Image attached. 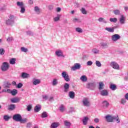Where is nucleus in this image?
<instances>
[{
    "instance_id": "obj_15",
    "label": "nucleus",
    "mask_w": 128,
    "mask_h": 128,
    "mask_svg": "<svg viewBox=\"0 0 128 128\" xmlns=\"http://www.w3.org/2000/svg\"><path fill=\"white\" fill-rule=\"evenodd\" d=\"M88 116H84V117L82 122H83V124H84V126H86V124H88Z\"/></svg>"
},
{
    "instance_id": "obj_10",
    "label": "nucleus",
    "mask_w": 128,
    "mask_h": 128,
    "mask_svg": "<svg viewBox=\"0 0 128 128\" xmlns=\"http://www.w3.org/2000/svg\"><path fill=\"white\" fill-rule=\"evenodd\" d=\"M86 88L90 90H94V88H96V84L94 83H88L86 85Z\"/></svg>"
},
{
    "instance_id": "obj_25",
    "label": "nucleus",
    "mask_w": 128,
    "mask_h": 128,
    "mask_svg": "<svg viewBox=\"0 0 128 128\" xmlns=\"http://www.w3.org/2000/svg\"><path fill=\"white\" fill-rule=\"evenodd\" d=\"M106 30H107V32H114V28H105Z\"/></svg>"
},
{
    "instance_id": "obj_37",
    "label": "nucleus",
    "mask_w": 128,
    "mask_h": 128,
    "mask_svg": "<svg viewBox=\"0 0 128 128\" xmlns=\"http://www.w3.org/2000/svg\"><path fill=\"white\" fill-rule=\"evenodd\" d=\"M76 32H79V34H82V29L80 28H76Z\"/></svg>"
},
{
    "instance_id": "obj_21",
    "label": "nucleus",
    "mask_w": 128,
    "mask_h": 128,
    "mask_svg": "<svg viewBox=\"0 0 128 128\" xmlns=\"http://www.w3.org/2000/svg\"><path fill=\"white\" fill-rule=\"evenodd\" d=\"M68 96L70 98H74V96H75L74 92L72 91L69 92Z\"/></svg>"
},
{
    "instance_id": "obj_18",
    "label": "nucleus",
    "mask_w": 128,
    "mask_h": 128,
    "mask_svg": "<svg viewBox=\"0 0 128 128\" xmlns=\"http://www.w3.org/2000/svg\"><path fill=\"white\" fill-rule=\"evenodd\" d=\"M16 6H18V8H20L24 6V4L22 2H17Z\"/></svg>"
},
{
    "instance_id": "obj_45",
    "label": "nucleus",
    "mask_w": 128,
    "mask_h": 128,
    "mask_svg": "<svg viewBox=\"0 0 128 128\" xmlns=\"http://www.w3.org/2000/svg\"><path fill=\"white\" fill-rule=\"evenodd\" d=\"M96 66H98V68H100V66H102V63H100V62L98 60H96Z\"/></svg>"
},
{
    "instance_id": "obj_34",
    "label": "nucleus",
    "mask_w": 128,
    "mask_h": 128,
    "mask_svg": "<svg viewBox=\"0 0 128 128\" xmlns=\"http://www.w3.org/2000/svg\"><path fill=\"white\" fill-rule=\"evenodd\" d=\"M100 44L101 46L104 48H108V43L106 42H101Z\"/></svg>"
},
{
    "instance_id": "obj_38",
    "label": "nucleus",
    "mask_w": 128,
    "mask_h": 128,
    "mask_svg": "<svg viewBox=\"0 0 128 128\" xmlns=\"http://www.w3.org/2000/svg\"><path fill=\"white\" fill-rule=\"evenodd\" d=\"M92 52L94 53L95 54H99L100 50L94 48H93V50H92Z\"/></svg>"
},
{
    "instance_id": "obj_20",
    "label": "nucleus",
    "mask_w": 128,
    "mask_h": 128,
    "mask_svg": "<svg viewBox=\"0 0 128 128\" xmlns=\"http://www.w3.org/2000/svg\"><path fill=\"white\" fill-rule=\"evenodd\" d=\"M60 126V123L58 122H54L50 126V128H56L58 126Z\"/></svg>"
},
{
    "instance_id": "obj_40",
    "label": "nucleus",
    "mask_w": 128,
    "mask_h": 128,
    "mask_svg": "<svg viewBox=\"0 0 128 128\" xmlns=\"http://www.w3.org/2000/svg\"><path fill=\"white\" fill-rule=\"evenodd\" d=\"M114 14L116 16H118L120 14V11L118 10H114Z\"/></svg>"
},
{
    "instance_id": "obj_12",
    "label": "nucleus",
    "mask_w": 128,
    "mask_h": 128,
    "mask_svg": "<svg viewBox=\"0 0 128 128\" xmlns=\"http://www.w3.org/2000/svg\"><path fill=\"white\" fill-rule=\"evenodd\" d=\"M55 54L57 56H62L63 58H64V56L62 54V52L61 50L56 51Z\"/></svg>"
},
{
    "instance_id": "obj_19",
    "label": "nucleus",
    "mask_w": 128,
    "mask_h": 128,
    "mask_svg": "<svg viewBox=\"0 0 128 128\" xmlns=\"http://www.w3.org/2000/svg\"><path fill=\"white\" fill-rule=\"evenodd\" d=\"M110 106V104L108 101H104L102 102V107L104 108H106Z\"/></svg>"
},
{
    "instance_id": "obj_4",
    "label": "nucleus",
    "mask_w": 128,
    "mask_h": 128,
    "mask_svg": "<svg viewBox=\"0 0 128 128\" xmlns=\"http://www.w3.org/2000/svg\"><path fill=\"white\" fill-rule=\"evenodd\" d=\"M82 102L84 106H90V100L88 98H84Z\"/></svg>"
},
{
    "instance_id": "obj_55",
    "label": "nucleus",
    "mask_w": 128,
    "mask_h": 128,
    "mask_svg": "<svg viewBox=\"0 0 128 128\" xmlns=\"http://www.w3.org/2000/svg\"><path fill=\"white\" fill-rule=\"evenodd\" d=\"M43 100H46L48 98V96L46 95H44L42 96Z\"/></svg>"
},
{
    "instance_id": "obj_22",
    "label": "nucleus",
    "mask_w": 128,
    "mask_h": 128,
    "mask_svg": "<svg viewBox=\"0 0 128 128\" xmlns=\"http://www.w3.org/2000/svg\"><path fill=\"white\" fill-rule=\"evenodd\" d=\"M19 102H20V98H13L11 99V102H13L14 104Z\"/></svg>"
},
{
    "instance_id": "obj_30",
    "label": "nucleus",
    "mask_w": 128,
    "mask_h": 128,
    "mask_svg": "<svg viewBox=\"0 0 128 128\" xmlns=\"http://www.w3.org/2000/svg\"><path fill=\"white\" fill-rule=\"evenodd\" d=\"M98 22H104V24H106V22H108V21H106V20L104 18H100L98 19Z\"/></svg>"
},
{
    "instance_id": "obj_44",
    "label": "nucleus",
    "mask_w": 128,
    "mask_h": 128,
    "mask_svg": "<svg viewBox=\"0 0 128 128\" xmlns=\"http://www.w3.org/2000/svg\"><path fill=\"white\" fill-rule=\"evenodd\" d=\"M110 20L111 22H118V18H110Z\"/></svg>"
},
{
    "instance_id": "obj_54",
    "label": "nucleus",
    "mask_w": 128,
    "mask_h": 128,
    "mask_svg": "<svg viewBox=\"0 0 128 128\" xmlns=\"http://www.w3.org/2000/svg\"><path fill=\"white\" fill-rule=\"evenodd\" d=\"M30 110H32V105H28L27 106L28 111L30 112Z\"/></svg>"
},
{
    "instance_id": "obj_51",
    "label": "nucleus",
    "mask_w": 128,
    "mask_h": 128,
    "mask_svg": "<svg viewBox=\"0 0 128 128\" xmlns=\"http://www.w3.org/2000/svg\"><path fill=\"white\" fill-rule=\"evenodd\" d=\"M4 118L5 120H10V116H8L5 115L4 116Z\"/></svg>"
},
{
    "instance_id": "obj_46",
    "label": "nucleus",
    "mask_w": 128,
    "mask_h": 128,
    "mask_svg": "<svg viewBox=\"0 0 128 128\" xmlns=\"http://www.w3.org/2000/svg\"><path fill=\"white\" fill-rule=\"evenodd\" d=\"M99 90H104V83L102 82L99 83Z\"/></svg>"
},
{
    "instance_id": "obj_31",
    "label": "nucleus",
    "mask_w": 128,
    "mask_h": 128,
    "mask_svg": "<svg viewBox=\"0 0 128 128\" xmlns=\"http://www.w3.org/2000/svg\"><path fill=\"white\" fill-rule=\"evenodd\" d=\"M62 16V15L60 14H57V16L54 18V22H58V20L60 18V17Z\"/></svg>"
},
{
    "instance_id": "obj_42",
    "label": "nucleus",
    "mask_w": 128,
    "mask_h": 128,
    "mask_svg": "<svg viewBox=\"0 0 128 128\" xmlns=\"http://www.w3.org/2000/svg\"><path fill=\"white\" fill-rule=\"evenodd\" d=\"M34 10L36 13L38 14H40V8L38 6H35L34 8Z\"/></svg>"
},
{
    "instance_id": "obj_27",
    "label": "nucleus",
    "mask_w": 128,
    "mask_h": 128,
    "mask_svg": "<svg viewBox=\"0 0 128 128\" xmlns=\"http://www.w3.org/2000/svg\"><path fill=\"white\" fill-rule=\"evenodd\" d=\"M80 80L82 82H86L88 80V78H86V76H82L80 78Z\"/></svg>"
},
{
    "instance_id": "obj_47",
    "label": "nucleus",
    "mask_w": 128,
    "mask_h": 128,
    "mask_svg": "<svg viewBox=\"0 0 128 128\" xmlns=\"http://www.w3.org/2000/svg\"><path fill=\"white\" fill-rule=\"evenodd\" d=\"M80 11L82 12V14H88L86 10L84 8H82Z\"/></svg>"
},
{
    "instance_id": "obj_63",
    "label": "nucleus",
    "mask_w": 128,
    "mask_h": 128,
    "mask_svg": "<svg viewBox=\"0 0 128 128\" xmlns=\"http://www.w3.org/2000/svg\"><path fill=\"white\" fill-rule=\"evenodd\" d=\"M125 98L128 100V93L126 94Z\"/></svg>"
},
{
    "instance_id": "obj_59",
    "label": "nucleus",
    "mask_w": 128,
    "mask_h": 128,
    "mask_svg": "<svg viewBox=\"0 0 128 128\" xmlns=\"http://www.w3.org/2000/svg\"><path fill=\"white\" fill-rule=\"evenodd\" d=\"M56 10L58 12H60V10H62V8H56Z\"/></svg>"
},
{
    "instance_id": "obj_2",
    "label": "nucleus",
    "mask_w": 128,
    "mask_h": 128,
    "mask_svg": "<svg viewBox=\"0 0 128 128\" xmlns=\"http://www.w3.org/2000/svg\"><path fill=\"white\" fill-rule=\"evenodd\" d=\"M106 120L108 122H112L114 120H116L117 122V124H120V118H118V116H112L110 115L106 116Z\"/></svg>"
},
{
    "instance_id": "obj_49",
    "label": "nucleus",
    "mask_w": 128,
    "mask_h": 128,
    "mask_svg": "<svg viewBox=\"0 0 128 128\" xmlns=\"http://www.w3.org/2000/svg\"><path fill=\"white\" fill-rule=\"evenodd\" d=\"M126 102V99L122 98L120 101V104H124Z\"/></svg>"
},
{
    "instance_id": "obj_3",
    "label": "nucleus",
    "mask_w": 128,
    "mask_h": 128,
    "mask_svg": "<svg viewBox=\"0 0 128 128\" xmlns=\"http://www.w3.org/2000/svg\"><path fill=\"white\" fill-rule=\"evenodd\" d=\"M10 68V64L8 62H4L0 66L2 72H6Z\"/></svg>"
},
{
    "instance_id": "obj_48",
    "label": "nucleus",
    "mask_w": 128,
    "mask_h": 128,
    "mask_svg": "<svg viewBox=\"0 0 128 128\" xmlns=\"http://www.w3.org/2000/svg\"><path fill=\"white\" fill-rule=\"evenodd\" d=\"M20 50H22V52H28V48H24V47H22L20 48Z\"/></svg>"
},
{
    "instance_id": "obj_13",
    "label": "nucleus",
    "mask_w": 128,
    "mask_h": 128,
    "mask_svg": "<svg viewBox=\"0 0 128 128\" xmlns=\"http://www.w3.org/2000/svg\"><path fill=\"white\" fill-rule=\"evenodd\" d=\"M126 22V17L124 15H122L120 18V22L121 24H124Z\"/></svg>"
},
{
    "instance_id": "obj_35",
    "label": "nucleus",
    "mask_w": 128,
    "mask_h": 128,
    "mask_svg": "<svg viewBox=\"0 0 128 128\" xmlns=\"http://www.w3.org/2000/svg\"><path fill=\"white\" fill-rule=\"evenodd\" d=\"M10 94H12V96H16V94H18V90L14 89L11 90Z\"/></svg>"
},
{
    "instance_id": "obj_17",
    "label": "nucleus",
    "mask_w": 128,
    "mask_h": 128,
    "mask_svg": "<svg viewBox=\"0 0 128 128\" xmlns=\"http://www.w3.org/2000/svg\"><path fill=\"white\" fill-rule=\"evenodd\" d=\"M21 76L22 78H30V74L26 72H22Z\"/></svg>"
},
{
    "instance_id": "obj_57",
    "label": "nucleus",
    "mask_w": 128,
    "mask_h": 128,
    "mask_svg": "<svg viewBox=\"0 0 128 128\" xmlns=\"http://www.w3.org/2000/svg\"><path fill=\"white\" fill-rule=\"evenodd\" d=\"M12 37H9L7 38V42H12Z\"/></svg>"
},
{
    "instance_id": "obj_50",
    "label": "nucleus",
    "mask_w": 128,
    "mask_h": 128,
    "mask_svg": "<svg viewBox=\"0 0 128 128\" xmlns=\"http://www.w3.org/2000/svg\"><path fill=\"white\" fill-rule=\"evenodd\" d=\"M94 122L95 124H98L100 122V118H96L94 119Z\"/></svg>"
},
{
    "instance_id": "obj_24",
    "label": "nucleus",
    "mask_w": 128,
    "mask_h": 128,
    "mask_svg": "<svg viewBox=\"0 0 128 128\" xmlns=\"http://www.w3.org/2000/svg\"><path fill=\"white\" fill-rule=\"evenodd\" d=\"M14 108H16V105L14 104H11L9 106L8 110H14Z\"/></svg>"
},
{
    "instance_id": "obj_52",
    "label": "nucleus",
    "mask_w": 128,
    "mask_h": 128,
    "mask_svg": "<svg viewBox=\"0 0 128 128\" xmlns=\"http://www.w3.org/2000/svg\"><path fill=\"white\" fill-rule=\"evenodd\" d=\"M0 54H4V50L3 48L0 49Z\"/></svg>"
},
{
    "instance_id": "obj_5",
    "label": "nucleus",
    "mask_w": 128,
    "mask_h": 128,
    "mask_svg": "<svg viewBox=\"0 0 128 128\" xmlns=\"http://www.w3.org/2000/svg\"><path fill=\"white\" fill-rule=\"evenodd\" d=\"M110 66L114 70H120V64L116 62H112L110 64Z\"/></svg>"
},
{
    "instance_id": "obj_32",
    "label": "nucleus",
    "mask_w": 128,
    "mask_h": 128,
    "mask_svg": "<svg viewBox=\"0 0 128 128\" xmlns=\"http://www.w3.org/2000/svg\"><path fill=\"white\" fill-rule=\"evenodd\" d=\"M64 124L66 126H67V128H70V125L72 124L70 122H68V120L64 121Z\"/></svg>"
},
{
    "instance_id": "obj_16",
    "label": "nucleus",
    "mask_w": 128,
    "mask_h": 128,
    "mask_svg": "<svg viewBox=\"0 0 128 128\" xmlns=\"http://www.w3.org/2000/svg\"><path fill=\"white\" fill-rule=\"evenodd\" d=\"M100 94L103 96H106L108 95V92L107 90H102L100 92Z\"/></svg>"
},
{
    "instance_id": "obj_28",
    "label": "nucleus",
    "mask_w": 128,
    "mask_h": 128,
    "mask_svg": "<svg viewBox=\"0 0 128 128\" xmlns=\"http://www.w3.org/2000/svg\"><path fill=\"white\" fill-rule=\"evenodd\" d=\"M40 108H41L40 106H36L34 108V110L35 112H38L40 110Z\"/></svg>"
},
{
    "instance_id": "obj_8",
    "label": "nucleus",
    "mask_w": 128,
    "mask_h": 128,
    "mask_svg": "<svg viewBox=\"0 0 128 128\" xmlns=\"http://www.w3.org/2000/svg\"><path fill=\"white\" fill-rule=\"evenodd\" d=\"M120 38V36L118 34H115L111 37V40L112 42H116L117 40H118Z\"/></svg>"
},
{
    "instance_id": "obj_60",
    "label": "nucleus",
    "mask_w": 128,
    "mask_h": 128,
    "mask_svg": "<svg viewBox=\"0 0 128 128\" xmlns=\"http://www.w3.org/2000/svg\"><path fill=\"white\" fill-rule=\"evenodd\" d=\"M32 126V124L31 123H28L27 124V128H30Z\"/></svg>"
},
{
    "instance_id": "obj_14",
    "label": "nucleus",
    "mask_w": 128,
    "mask_h": 128,
    "mask_svg": "<svg viewBox=\"0 0 128 128\" xmlns=\"http://www.w3.org/2000/svg\"><path fill=\"white\" fill-rule=\"evenodd\" d=\"M32 84L34 86H36L40 84V80L39 79L34 78L32 80Z\"/></svg>"
},
{
    "instance_id": "obj_26",
    "label": "nucleus",
    "mask_w": 128,
    "mask_h": 128,
    "mask_svg": "<svg viewBox=\"0 0 128 128\" xmlns=\"http://www.w3.org/2000/svg\"><path fill=\"white\" fill-rule=\"evenodd\" d=\"M110 88L112 90H116V85L114 84H111Z\"/></svg>"
},
{
    "instance_id": "obj_41",
    "label": "nucleus",
    "mask_w": 128,
    "mask_h": 128,
    "mask_svg": "<svg viewBox=\"0 0 128 128\" xmlns=\"http://www.w3.org/2000/svg\"><path fill=\"white\" fill-rule=\"evenodd\" d=\"M72 22H81L82 21L80 20L78 18H74L72 20Z\"/></svg>"
},
{
    "instance_id": "obj_58",
    "label": "nucleus",
    "mask_w": 128,
    "mask_h": 128,
    "mask_svg": "<svg viewBox=\"0 0 128 128\" xmlns=\"http://www.w3.org/2000/svg\"><path fill=\"white\" fill-rule=\"evenodd\" d=\"M26 34L28 36H31V34H32V32L31 31H28Z\"/></svg>"
},
{
    "instance_id": "obj_62",
    "label": "nucleus",
    "mask_w": 128,
    "mask_h": 128,
    "mask_svg": "<svg viewBox=\"0 0 128 128\" xmlns=\"http://www.w3.org/2000/svg\"><path fill=\"white\" fill-rule=\"evenodd\" d=\"M28 2L30 4H34V1L32 0H29Z\"/></svg>"
},
{
    "instance_id": "obj_53",
    "label": "nucleus",
    "mask_w": 128,
    "mask_h": 128,
    "mask_svg": "<svg viewBox=\"0 0 128 128\" xmlns=\"http://www.w3.org/2000/svg\"><path fill=\"white\" fill-rule=\"evenodd\" d=\"M22 86H23L22 84V83H19V84H18L16 88H22Z\"/></svg>"
},
{
    "instance_id": "obj_36",
    "label": "nucleus",
    "mask_w": 128,
    "mask_h": 128,
    "mask_svg": "<svg viewBox=\"0 0 128 128\" xmlns=\"http://www.w3.org/2000/svg\"><path fill=\"white\" fill-rule=\"evenodd\" d=\"M28 122V118H21V120H20V122L21 124H26V122Z\"/></svg>"
},
{
    "instance_id": "obj_1",
    "label": "nucleus",
    "mask_w": 128,
    "mask_h": 128,
    "mask_svg": "<svg viewBox=\"0 0 128 128\" xmlns=\"http://www.w3.org/2000/svg\"><path fill=\"white\" fill-rule=\"evenodd\" d=\"M14 20H16V16L12 14H10L8 16V18L6 20V24L7 26H14Z\"/></svg>"
},
{
    "instance_id": "obj_56",
    "label": "nucleus",
    "mask_w": 128,
    "mask_h": 128,
    "mask_svg": "<svg viewBox=\"0 0 128 128\" xmlns=\"http://www.w3.org/2000/svg\"><path fill=\"white\" fill-rule=\"evenodd\" d=\"M86 64H87V66H92V62L88 61Z\"/></svg>"
},
{
    "instance_id": "obj_9",
    "label": "nucleus",
    "mask_w": 128,
    "mask_h": 128,
    "mask_svg": "<svg viewBox=\"0 0 128 128\" xmlns=\"http://www.w3.org/2000/svg\"><path fill=\"white\" fill-rule=\"evenodd\" d=\"M22 116L20 114H16L13 116V120L16 122H20Z\"/></svg>"
},
{
    "instance_id": "obj_39",
    "label": "nucleus",
    "mask_w": 128,
    "mask_h": 128,
    "mask_svg": "<svg viewBox=\"0 0 128 128\" xmlns=\"http://www.w3.org/2000/svg\"><path fill=\"white\" fill-rule=\"evenodd\" d=\"M20 8V12H21V14H24V12H26V7L24 6L21 7Z\"/></svg>"
},
{
    "instance_id": "obj_23",
    "label": "nucleus",
    "mask_w": 128,
    "mask_h": 128,
    "mask_svg": "<svg viewBox=\"0 0 128 128\" xmlns=\"http://www.w3.org/2000/svg\"><path fill=\"white\" fill-rule=\"evenodd\" d=\"M16 58H12L10 60V64H16Z\"/></svg>"
},
{
    "instance_id": "obj_61",
    "label": "nucleus",
    "mask_w": 128,
    "mask_h": 128,
    "mask_svg": "<svg viewBox=\"0 0 128 128\" xmlns=\"http://www.w3.org/2000/svg\"><path fill=\"white\" fill-rule=\"evenodd\" d=\"M48 100H49L50 102H52V100H54V97L50 96V97L49 98Z\"/></svg>"
},
{
    "instance_id": "obj_6",
    "label": "nucleus",
    "mask_w": 128,
    "mask_h": 128,
    "mask_svg": "<svg viewBox=\"0 0 128 128\" xmlns=\"http://www.w3.org/2000/svg\"><path fill=\"white\" fill-rule=\"evenodd\" d=\"M62 76L64 78V80H66V82H70V76H68V72H63L62 73Z\"/></svg>"
},
{
    "instance_id": "obj_43",
    "label": "nucleus",
    "mask_w": 128,
    "mask_h": 128,
    "mask_svg": "<svg viewBox=\"0 0 128 128\" xmlns=\"http://www.w3.org/2000/svg\"><path fill=\"white\" fill-rule=\"evenodd\" d=\"M58 84V80H56V78L54 79L53 81L52 82V86H56V84Z\"/></svg>"
},
{
    "instance_id": "obj_11",
    "label": "nucleus",
    "mask_w": 128,
    "mask_h": 128,
    "mask_svg": "<svg viewBox=\"0 0 128 128\" xmlns=\"http://www.w3.org/2000/svg\"><path fill=\"white\" fill-rule=\"evenodd\" d=\"M70 91V84L65 83L64 84V92H68Z\"/></svg>"
},
{
    "instance_id": "obj_33",
    "label": "nucleus",
    "mask_w": 128,
    "mask_h": 128,
    "mask_svg": "<svg viewBox=\"0 0 128 128\" xmlns=\"http://www.w3.org/2000/svg\"><path fill=\"white\" fill-rule=\"evenodd\" d=\"M41 118H48V113L46 112H44L41 116Z\"/></svg>"
},
{
    "instance_id": "obj_7",
    "label": "nucleus",
    "mask_w": 128,
    "mask_h": 128,
    "mask_svg": "<svg viewBox=\"0 0 128 128\" xmlns=\"http://www.w3.org/2000/svg\"><path fill=\"white\" fill-rule=\"evenodd\" d=\"M80 68H82V66L79 63H75L73 66L71 68L72 70H80Z\"/></svg>"
},
{
    "instance_id": "obj_64",
    "label": "nucleus",
    "mask_w": 128,
    "mask_h": 128,
    "mask_svg": "<svg viewBox=\"0 0 128 128\" xmlns=\"http://www.w3.org/2000/svg\"><path fill=\"white\" fill-rule=\"evenodd\" d=\"M124 80H128V76H126L124 78Z\"/></svg>"
},
{
    "instance_id": "obj_29",
    "label": "nucleus",
    "mask_w": 128,
    "mask_h": 128,
    "mask_svg": "<svg viewBox=\"0 0 128 128\" xmlns=\"http://www.w3.org/2000/svg\"><path fill=\"white\" fill-rule=\"evenodd\" d=\"M59 110L60 112H64L66 110V108L64 107V104H62L60 106Z\"/></svg>"
}]
</instances>
